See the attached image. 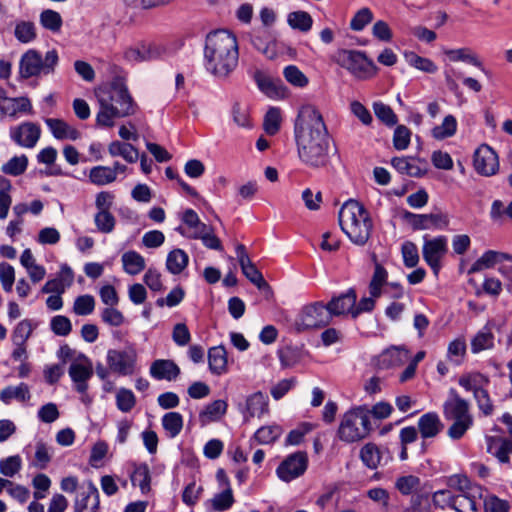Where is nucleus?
I'll list each match as a JSON object with an SVG mask.
<instances>
[{"instance_id":"10","label":"nucleus","mask_w":512,"mask_h":512,"mask_svg":"<svg viewBox=\"0 0 512 512\" xmlns=\"http://www.w3.org/2000/svg\"><path fill=\"white\" fill-rule=\"evenodd\" d=\"M106 361L111 372L121 376L133 375L137 367V352L133 346L125 350L109 349Z\"/></svg>"},{"instance_id":"9","label":"nucleus","mask_w":512,"mask_h":512,"mask_svg":"<svg viewBox=\"0 0 512 512\" xmlns=\"http://www.w3.org/2000/svg\"><path fill=\"white\" fill-rule=\"evenodd\" d=\"M330 313L323 302H314L305 305L295 320L298 332L319 329L331 322Z\"/></svg>"},{"instance_id":"48","label":"nucleus","mask_w":512,"mask_h":512,"mask_svg":"<svg viewBox=\"0 0 512 512\" xmlns=\"http://www.w3.org/2000/svg\"><path fill=\"white\" fill-rule=\"evenodd\" d=\"M287 22L292 29L308 32L312 28L313 19L308 12L294 11L288 14Z\"/></svg>"},{"instance_id":"46","label":"nucleus","mask_w":512,"mask_h":512,"mask_svg":"<svg viewBox=\"0 0 512 512\" xmlns=\"http://www.w3.org/2000/svg\"><path fill=\"white\" fill-rule=\"evenodd\" d=\"M130 478L132 485L139 486L142 493H147L150 491L151 476L147 464L142 463L136 466Z\"/></svg>"},{"instance_id":"36","label":"nucleus","mask_w":512,"mask_h":512,"mask_svg":"<svg viewBox=\"0 0 512 512\" xmlns=\"http://www.w3.org/2000/svg\"><path fill=\"white\" fill-rule=\"evenodd\" d=\"M124 271L129 275H137L145 269L144 257L136 251H127L122 257Z\"/></svg>"},{"instance_id":"62","label":"nucleus","mask_w":512,"mask_h":512,"mask_svg":"<svg viewBox=\"0 0 512 512\" xmlns=\"http://www.w3.org/2000/svg\"><path fill=\"white\" fill-rule=\"evenodd\" d=\"M281 114L280 109L270 108L264 118V129L267 134L275 135L280 129Z\"/></svg>"},{"instance_id":"34","label":"nucleus","mask_w":512,"mask_h":512,"mask_svg":"<svg viewBox=\"0 0 512 512\" xmlns=\"http://www.w3.org/2000/svg\"><path fill=\"white\" fill-rule=\"evenodd\" d=\"M255 79L258 88L268 97L281 98L284 96L285 89L280 82H275L262 73H257Z\"/></svg>"},{"instance_id":"47","label":"nucleus","mask_w":512,"mask_h":512,"mask_svg":"<svg viewBox=\"0 0 512 512\" xmlns=\"http://www.w3.org/2000/svg\"><path fill=\"white\" fill-rule=\"evenodd\" d=\"M162 426L168 436L175 438L183 428V417L178 412H168L162 417Z\"/></svg>"},{"instance_id":"49","label":"nucleus","mask_w":512,"mask_h":512,"mask_svg":"<svg viewBox=\"0 0 512 512\" xmlns=\"http://www.w3.org/2000/svg\"><path fill=\"white\" fill-rule=\"evenodd\" d=\"M34 329L35 325H33L32 320H21L12 331L11 340L13 345L25 344Z\"/></svg>"},{"instance_id":"64","label":"nucleus","mask_w":512,"mask_h":512,"mask_svg":"<svg viewBox=\"0 0 512 512\" xmlns=\"http://www.w3.org/2000/svg\"><path fill=\"white\" fill-rule=\"evenodd\" d=\"M485 512H509V503L494 495L482 500Z\"/></svg>"},{"instance_id":"58","label":"nucleus","mask_w":512,"mask_h":512,"mask_svg":"<svg viewBox=\"0 0 512 512\" xmlns=\"http://www.w3.org/2000/svg\"><path fill=\"white\" fill-rule=\"evenodd\" d=\"M373 110L376 117L387 126L396 125L398 118L390 106L382 103L375 102L373 104Z\"/></svg>"},{"instance_id":"50","label":"nucleus","mask_w":512,"mask_h":512,"mask_svg":"<svg viewBox=\"0 0 512 512\" xmlns=\"http://www.w3.org/2000/svg\"><path fill=\"white\" fill-rule=\"evenodd\" d=\"M404 57L410 66L425 73L433 74L438 70L436 64L432 60L419 56L415 52H405Z\"/></svg>"},{"instance_id":"15","label":"nucleus","mask_w":512,"mask_h":512,"mask_svg":"<svg viewBox=\"0 0 512 512\" xmlns=\"http://www.w3.org/2000/svg\"><path fill=\"white\" fill-rule=\"evenodd\" d=\"M238 411L242 414L245 422L253 417L261 418L269 412V398L261 391L252 393L247 396L245 402L238 404Z\"/></svg>"},{"instance_id":"29","label":"nucleus","mask_w":512,"mask_h":512,"mask_svg":"<svg viewBox=\"0 0 512 512\" xmlns=\"http://www.w3.org/2000/svg\"><path fill=\"white\" fill-rule=\"evenodd\" d=\"M489 382L488 377L478 372L464 374L458 380L459 385L473 395L487 388Z\"/></svg>"},{"instance_id":"52","label":"nucleus","mask_w":512,"mask_h":512,"mask_svg":"<svg viewBox=\"0 0 512 512\" xmlns=\"http://www.w3.org/2000/svg\"><path fill=\"white\" fill-rule=\"evenodd\" d=\"M283 76L289 84L297 88H304L309 84L308 77L296 65L286 66Z\"/></svg>"},{"instance_id":"60","label":"nucleus","mask_w":512,"mask_h":512,"mask_svg":"<svg viewBox=\"0 0 512 512\" xmlns=\"http://www.w3.org/2000/svg\"><path fill=\"white\" fill-rule=\"evenodd\" d=\"M22 468V460L19 455L9 456L0 460V473L6 477L15 476Z\"/></svg>"},{"instance_id":"25","label":"nucleus","mask_w":512,"mask_h":512,"mask_svg":"<svg viewBox=\"0 0 512 512\" xmlns=\"http://www.w3.org/2000/svg\"><path fill=\"white\" fill-rule=\"evenodd\" d=\"M159 56L160 52L158 48L145 43H141L134 47H128L123 53L124 59L131 64L149 61Z\"/></svg>"},{"instance_id":"45","label":"nucleus","mask_w":512,"mask_h":512,"mask_svg":"<svg viewBox=\"0 0 512 512\" xmlns=\"http://www.w3.org/2000/svg\"><path fill=\"white\" fill-rule=\"evenodd\" d=\"M494 346V335L489 328H482L471 340V351L476 354Z\"/></svg>"},{"instance_id":"12","label":"nucleus","mask_w":512,"mask_h":512,"mask_svg":"<svg viewBox=\"0 0 512 512\" xmlns=\"http://www.w3.org/2000/svg\"><path fill=\"white\" fill-rule=\"evenodd\" d=\"M307 466V454L299 451L286 457L277 467L276 474L282 481L290 482L303 475Z\"/></svg>"},{"instance_id":"53","label":"nucleus","mask_w":512,"mask_h":512,"mask_svg":"<svg viewBox=\"0 0 512 512\" xmlns=\"http://www.w3.org/2000/svg\"><path fill=\"white\" fill-rule=\"evenodd\" d=\"M116 406L123 413L130 412L136 405V397L132 390L120 388L115 396Z\"/></svg>"},{"instance_id":"61","label":"nucleus","mask_w":512,"mask_h":512,"mask_svg":"<svg viewBox=\"0 0 512 512\" xmlns=\"http://www.w3.org/2000/svg\"><path fill=\"white\" fill-rule=\"evenodd\" d=\"M372 11L367 8L358 10L350 21V28L353 31H362L373 20Z\"/></svg>"},{"instance_id":"8","label":"nucleus","mask_w":512,"mask_h":512,"mask_svg":"<svg viewBox=\"0 0 512 512\" xmlns=\"http://www.w3.org/2000/svg\"><path fill=\"white\" fill-rule=\"evenodd\" d=\"M335 62L359 80H367L377 73L375 63L365 52L341 49L335 54Z\"/></svg>"},{"instance_id":"20","label":"nucleus","mask_w":512,"mask_h":512,"mask_svg":"<svg viewBox=\"0 0 512 512\" xmlns=\"http://www.w3.org/2000/svg\"><path fill=\"white\" fill-rule=\"evenodd\" d=\"M33 107L27 97L10 98L5 96V100L0 107V118L8 116L12 119L19 118L20 115H31Z\"/></svg>"},{"instance_id":"1","label":"nucleus","mask_w":512,"mask_h":512,"mask_svg":"<svg viewBox=\"0 0 512 512\" xmlns=\"http://www.w3.org/2000/svg\"><path fill=\"white\" fill-rule=\"evenodd\" d=\"M294 135L300 160L311 168L329 162L330 136L320 111L311 104L301 106L294 123Z\"/></svg>"},{"instance_id":"17","label":"nucleus","mask_w":512,"mask_h":512,"mask_svg":"<svg viewBox=\"0 0 512 512\" xmlns=\"http://www.w3.org/2000/svg\"><path fill=\"white\" fill-rule=\"evenodd\" d=\"M99 491L92 481L84 483L78 490L74 501L75 512H98Z\"/></svg>"},{"instance_id":"37","label":"nucleus","mask_w":512,"mask_h":512,"mask_svg":"<svg viewBox=\"0 0 512 512\" xmlns=\"http://www.w3.org/2000/svg\"><path fill=\"white\" fill-rule=\"evenodd\" d=\"M409 359V351L402 347H391L381 355V364L385 367L403 365Z\"/></svg>"},{"instance_id":"6","label":"nucleus","mask_w":512,"mask_h":512,"mask_svg":"<svg viewBox=\"0 0 512 512\" xmlns=\"http://www.w3.org/2000/svg\"><path fill=\"white\" fill-rule=\"evenodd\" d=\"M371 430L369 409L366 406H359L342 416L337 433L340 440L353 443L366 438Z\"/></svg>"},{"instance_id":"39","label":"nucleus","mask_w":512,"mask_h":512,"mask_svg":"<svg viewBox=\"0 0 512 512\" xmlns=\"http://www.w3.org/2000/svg\"><path fill=\"white\" fill-rule=\"evenodd\" d=\"M457 125L456 118L453 115H447L440 125L435 126L431 130V134L436 140L450 138L456 134Z\"/></svg>"},{"instance_id":"56","label":"nucleus","mask_w":512,"mask_h":512,"mask_svg":"<svg viewBox=\"0 0 512 512\" xmlns=\"http://www.w3.org/2000/svg\"><path fill=\"white\" fill-rule=\"evenodd\" d=\"M94 222L98 231L108 234L114 230L116 220L110 210L98 211L94 216Z\"/></svg>"},{"instance_id":"26","label":"nucleus","mask_w":512,"mask_h":512,"mask_svg":"<svg viewBox=\"0 0 512 512\" xmlns=\"http://www.w3.org/2000/svg\"><path fill=\"white\" fill-rule=\"evenodd\" d=\"M442 429L443 424L435 412L423 414L418 419V430L423 440L436 437Z\"/></svg>"},{"instance_id":"31","label":"nucleus","mask_w":512,"mask_h":512,"mask_svg":"<svg viewBox=\"0 0 512 512\" xmlns=\"http://www.w3.org/2000/svg\"><path fill=\"white\" fill-rule=\"evenodd\" d=\"M482 505V492L473 493V496L465 494H456L453 509L457 512H478Z\"/></svg>"},{"instance_id":"11","label":"nucleus","mask_w":512,"mask_h":512,"mask_svg":"<svg viewBox=\"0 0 512 512\" xmlns=\"http://www.w3.org/2000/svg\"><path fill=\"white\" fill-rule=\"evenodd\" d=\"M40 136L41 127L35 122L24 121L9 128L10 139L22 148H34L38 143Z\"/></svg>"},{"instance_id":"59","label":"nucleus","mask_w":512,"mask_h":512,"mask_svg":"<svg viewBox=\"0 0 512 512\" xmlns=\"http://www.w3.org/2000/svg\"><path fill=\"white\" fill-rule=\"evenodd\" d=\"M40 23L44 28L52 32H57L61 29L62 17L58 12L47 9L40 14Z\"/></svg>"},{"instance_id":"13","label":"nucleus","mask_w":512,"mask_h":512,"mask_svg":"<svg viewBox=\"0 0 512 512\" xmlns=\"http://www.w3.org/2000/svg\"><path fill=\"white\" fill-rule=\"evenodd\" d=\"M446 253L447 238L445 236L425 240L422 248L423 259L435 275H438L442 267L441 260Z\"/></svg>"},{"instance_id":"54","label":"nucleus","mask_w":512,"mask_h":512,"mask_svg":"<svg viewBox=\"0 0 512 512\" xmlns=\"http://www.w3.org/2000/svg\"><path fill=\"white\" fill-rule=\"evenodd\" d=\"M281 434L282 429L278 425L263 426L254 433V439L259 444H271L276 441Z\"/></svg>"},{"instance_id":"24","label":"nucleus","mask_w":512,"mask_h":512,"mask_svg":"<svg viewBox=\"0 0 512 512\" xmlns=\"http://www.w3.org/2000/svg\"><path fill=\"white\" fill-rule=\"evenodd\" d=\"M45 124L57 140H72L80 138V132L67 122L59 118H45Z\"/></svg>"},{"instance_id":"43","label":"nucleus","mask_w":512,"mask_h":512,"mask_svg":"<svg viewBox=\"0 0 512 512\" xmlns=\"http://www.w3.org/2000/svg\"><path fill=\"white\" fill-rule=\"evenodd\" d=\"M177 231H179L182 235H185L189 238L193 239H201L204 246L213 249V250H221L222 245L220 239L214 234L213 228L211 226H206L205 229H203V232L200 231L198 234H185L184 231L181 230V228H177Z\"/></svg>"},{"instance_id":"7","label":"nucleus","mask_w":512,"mask_h":512,"mask_svg":"<svg viewBox=\"0 0 512 512\" xmlns=\"http://www.w3.org/2000/svg\"><path fill=\"white\" fill-rule=\"evenodd\" d=\"M59 63L58 52L48 50L43 56L35 49L26 51L19 61V74L22 78L41 77L53 74Z\"/></svg>"},{"instance_id":"57","label":"nucleus","mask_w":512,"mask_h":512,"mask_svg":"<svg viewBox=\"0 0 512 512\" xmlns=\"http://www.w3.org/2000/svg\"><path fill=\"white\" fill-rule=\"evenodd\" d=\"M51 461L49 447L42 441H38L35 446V456L31 465L37 469H46Z\"/></svg>"},{"instance_id":"27","label":"nucleus","mask_w":512,"mask_h":512,"mask_svg":"<svg viewBox=\"0 0 512 512\" xmlns=\"http://www.w3.org/2000/svg\"><path fill=\"white\" fill-rule=\"evenodd\" d=\"M150 375L157 380H175L180 374L179 367L172 360L158 359L150 366Z\"/></svg>"},{"instance_id":"42","label":"nucleus","mask_w":512,"mask_h":512,"mask_svg":"<svg viewBox=\"0 0 512 512\" xmlns=\"http://www.w3.org/2000/svg\"><path fill=\"white\" fill-rule=\"evenodd\" d=\"M388 272L379 263H375L374 273L369 283V293L372 297H380L382 294V287L387 284Z\"/></svg>"},{"instance_id":"44","label":"nucleus","mask_w":512,"mask_h":512,"mask_svg":"<svg viewBox=\"0 0 512 512\" xmlns=\"http://www.w3.org/2000/svg\"><path fill=\"white\" fill-rule=\"evenodd\" d=\"M188 255L182 249L169 252L166 259L167 270L172 274L181 273L188 264Z\"/></svg>"},{"instance_id":"40","label":"nucleus","mask_w":512,"mask_h":512,"mask_svg":"<svg viewBox=\"0 0 512 512\" xmlns=\"http://www.w3.org/2000/svg\"><path fill=\"white\" fill-rule=\"evenodd\" d=\"M89 180L97 186H104L114 182L115 170L109 166H95L90 169Z\"/></svg>"},{"instance_id":"22","label":"nucleus","mask_w":512,"mask_h":512,"mask_svg":"<svg viewBox=\"0 0 512 512\" xmlns=\"http://www.w3.org/2000/svg\"><path fill=\"white\" fill-rule=\"evenodd\" d=\"M504 261H512V255L505 252L487 250L472 264L468 270V274L493 268L496 265L502 264Z\"/></svg>"},{"instance_id":"14","label":"nucleus","mask_w":512,"mask_h":512,"mask_svg":"<svg viewBox=\"0 0 512 512\" xmlns=\"http://www.w3.org/2000/svg\"><path fill=\"white\" fill-rule=\"evenodd\" d=\"M404 219L415 230L445 229L449 225V218L444 213L414 214L406 211Z\"/></svg>"},{"instance_id":"2","label":"nucleus","mask_w":512,"mask_h":512,"mask_svg":"<svg viewBox=\"0 0 512 512\" xmlns=\"http://www.w3.org/2000/svg\"><path fill=\"white\" fill-rule=\"evenodd\" d=\"M239 61L237 37L231 31L218 29L206 35L203 64L205 70L219 80L227 79Z\"/></svg>"},{"instance_id":"19","label":"nucleus","mask_w":512,"mask_h":512,"mask_svg":"<svg viewBox=\"0 0 512 512\" xmlns=\"http://www.w3.org/2000/svg\"><path fill=\"white\" fill-rule=\"evenodd\" d=\"M236 256L243 274L247 279H249L250 282L256 285L259 289L270 288L268 283L264 280L261 272L252 263L243 244H238L236 246Z\"/></svg>"},{"instance_id":"51","label":"nucleus","mask_w":512,"mask_h":512,"mask_svg":"<svg viewBox=\"0 0 512 512\" xmlns=\"http://www.w3.org/2000/svg\"><path fill=\"white\" fill-rule=\"evenodd\" d=\"M28 166V158L26 155L14 156L8 162L2 165V173L10 176L22 175Z\"/></svg>"},{"instance_id":"55","label":"nucleus","mask_w":512,"mask_h":512,"mask_svg":"<svg viewBox=\"0 0 512 512\" xmlns=\"http://www.w3.org/2000/svg\"><path fill=\"white\" fill-rule=\"evenodd\" d=\"M95 309V299L92 295L84 294L75 298L73 312L78 316H87Z\"/></svg>"},{"instance_id":"21","label":"nucleus","mask_w":512,"mask_h":512,"mask_svg":"<svg viewBox=\"0 0 512 512\" xmlns=\"http://www.w3.org/2000/svg\"><path fill=\"white\" fill-rule=\"evenodd\" d=\"M356 299L357 295L354 289H349L345 293H342L339 296L332 298L326 304L331 319L334 316H340L346 313H350L352 315V310L354 309V306L356 304Z\"/></svg>"},{"instance_id":"35","label":"nucleus","mask_w":512,"mask_h":512,"mask_svg":"<svg viewBox=\"0 0 512 512\" xmlns=\"http://www.w3.org/2000/svg\"><path fill=\"white\" fill-rule=\"evenodd\" d=\"M108 151L112 157L121 156L129 163H135L139 158L138 150L129 143L113 141L109 144Z\"/></svg>"},{"instance_id":"32","label":"nucleus","mask_w":512,"mask_h":512,"mask_svg":"<svg viewBox=\"0 0 512 512\" xmlns=\"http://www.w3.org/2000/svg\"><path fill=\"white\" fill-rule=\"evenodd\" d=\"M30 397V390L26 383H20L17 386H7L0 392V399L4 404H10L12 400L25 402Z\"/></svg>"},{"instance_id":"18","label":"nucleus","mask_w":512,"mask_h":512,"mask_svg":"<svg viewBox=\"0 0 512 512\" xmlns=\"http://www.w3.org/2000/svg\"><path fill=\"white\" fill-rule=\"evenodd\" d=\"M499 167L496 152L488 145L483 144L474 153V168L484 176H491L496 173Z\"/></svg>"},{"instance_id":"30","label":"nucleus","mask_w":512,"mask_h":512,"mask_svg":"<svg viewBox=\"0 0 512 512\" xmlns=\"http://www.w3.org/2000/svg\"><path fill=\"white\" fill-rule=\"evenodd\" d=\"M447 486L455 491L457 494H465L473 496V493L482 492L479 485L471 483V481L462 474H454L447 478Z\"/></svg>"},{"instance_id":"4","label":"nucleus","mask_w":512,"mask_h":512,"mask_svg":"<svg viewBox=\"0 0 512 512\" xmlns=\"http://www.w3.org/2000/svg\"><path fill=\"white\" fill-rule=\"evenodd\" d=\"M339 225L349 240L364 246L370 239L373 222L367 209L354 199L347 200L338 214Z\"/></svg>"},{"instance_id":"23","label":"nucleus","mask_w":512,"mask_h":512,"mask_svg":"<svg viewBox=\"0 0 512 512\" xmlns=\"http://www.w3.org/2000/svg\"><path fill=\"white\" fill-rule=\"evenodd\" d=\"M487 451L498 459L500 463H509L512 454V440L501 436L486 437Z\"/></svg>"},{"instance_id":"38","label":"nucleus","mask_w":512,"mask_h":512,"mask_svg":"<svg viewBox=\"0 0 512 512\" xmlns=\"http://www.w3.org/2000/svg\"><path fill=\"white\" fill-rule=\"evenodd\" d=\"M228 404L225 400L218 399L205 406L200 412L199 418L202 422L218 421L227 411Z\"/></svg>"},{"instance_id":"63","label":"nucleus","mask_w":512,"mask_h":512,"mask_svg":"<svg viewBox=\"0 0 512 512\" xmlns=\"http://www.w3.org/2000/svg\"><path fill=\"white\" fill-rule=\"evenodd\" d=\"M50 329L58 336H67L72 330V324L68 317L56 315L50 320Z\"/></svg>"},{"instance_id":"5","label":"nucleus","mask_w":512,"mask_h":512,"mask_svg":"<svg viewBox=\"0 0 512 512\" xmlns=\"http://www.w3.org/2000/svg\"><path fill=\"white\" fill-rule=\"evenodd\" d=\"M443 415L446 421L452 423L447 430V435L452 440L461 439L474 422L470 413V403L454 388L449 389L448 397L443 403Z\"/></svg>"},{"instance_id":"28","label":"nucleus","mask_w":512,"mask_h":512,"mask_svg":"<svg viewBox=\"0 0 512 512\" xmlns=\"http://www.w3.org/2000/svg\"><path fill=\"white\" fill-rule=\"evenodd\" d=\"M227 351L224 346H214L208 351L209 370L214 375H222L227 372Z\"/></svg>"},{"instance_id":"16","label":"nucleus","mask_w":512,"mask_h":512,"mask_svg":"<svg viewBox=\"0 0 512 512\" xmlns=\"http://www.w3.org/2000/svg\"><path fill=\"white\" fill-rule=\"evenodd\" d=\"M69 376L75 385L78 393L84 394L88 389V381L93 375L91 361L81 354L69 367Z\"/></svg>"},{"instance_id":"33","label":"nucleus","mask_w":512,"mask_h":512,"mask_svg":"<svg viewBox=\"0 0 512 512\" xmlns=\"http://www.w3.org/2000/svg\"><path fill=\"white\" fill-rule=\"evenodd\" d=\"M445 54L452 62H465L469 63L481 71L486 73V69L483 66L482 62L479 60L477 55L471 51L469 48H458V49H450L446 50Z\"/></svg>"},{"instance_id":"3","label":"nucleus","mask_w":512,"mask_h":512,"mask_svg":"<svg viewBox=\"0 0 512 512\" xmlns=\"http://www.w3.org/2000/svg\"><path fill=\"white\" fill-rule=\"evenodd\" d=\"M96 96L100 106L96 115L99 126L112 127L114 119L135 113L136 105L120 79H115L109 88L100 90Z\"/></svg>"},{"instance_id":"41","label":"nucleus","mask_w":512,"mask_h":512,"mask_svg":"<svg viewBox=\"0 0 512 512\" xmlns=\"http://www.w3.org/2000/svg\"><path fill=\"white\" fill-rule=\"evenodd\" d=\"M11 181L0 175V220H5L12 204Z\"/></svg>"}]
</instances>
